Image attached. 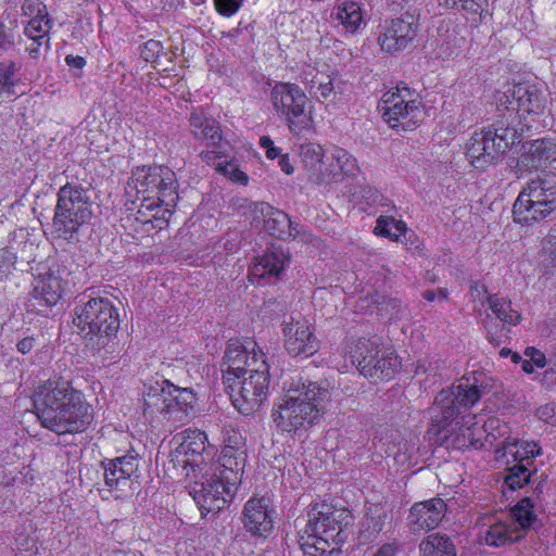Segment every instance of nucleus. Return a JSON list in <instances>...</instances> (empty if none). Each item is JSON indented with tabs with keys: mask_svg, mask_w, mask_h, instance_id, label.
Returning a JSON list of instances; mask_svg holds the SVG:
<instances>
[{
	"mask_svg": "<svg viewBox=\"0 0 556 556\" xmlns=\"http://www.w3.org/2000/svg\"><path fill=\"white\" fill-rule=\"evenodd\" d=\"M222 367L233 406L247 416L258 410L270 382L264 352L250 339L229 340Z\"/></svg>",
	"mask_w": 556,
	"mask_h": 556,
	"instance_id": "1",
	"label": "nucleus"
},
{
	"mask_svg": "<svg viewBox=\"0 0 556 556\" xmlns=\"http://www.w3.org/2000/svg\"><path fill=\"white\" fill-rule=\"evenodd\" d=\"M282 393L274 403L271 418L281 432L302 435L319 424L331 403L327 381H314L301 375L282 381Z\"/></svg>",
	"mask_w": 556,
	"mask_h": 556,
	"instance_id": "2",
	"label": "nucleus"
},
{
	"mask_svg": "<svg viewBox=\"0 0 556 556\" xmlns=\"http://www.w3.org/2000/svg\"><path fill=\"white\" fill-rule=\"evenodd\" d=\"M34 405L40 425L59 435L83 432L92 419L84 394L58 375L37 387Z\"/></svg>",
	"mask_w": 556,
	"mask_h": 556,
	"instance_id": "3",
	"label": "nucleus"
},
{
	"mask_svg": "<svg viewBox=\"0 0 556 556\" xmlns=\"http://www.w3.org/2000/svg\"><path fill=\"white\" fill-rule=\"evenodd\" d=\"M480 390L469 379L462 378L435 396L432 426L435 432L446 442L447 447L466 450L468 447L481 448L482 429L477 424L462 425L457 431L448 433L447 427L460 414V410L470 408L480 400Z\"/></svg>",
	"mask_w": 556,
	"mask_h": 556,
	"instance_id": "4",
	"label": "nucleus"
},
{
	"mask_svg": "<svg viewBox=\"0 0 556 556\" xmlns=\"http://www.w3.org/2000/svg\"><path fill=\"white\" fill-rule=\"evenodd\" d=\"M307 516V523L299 538L305 555L327 556L345 542L343 528L352 519L350 510L323 502L312 505Z\"/></svg>",
	"mask_w": 556,
	"mask_h": 556,
	"instance_id": "5",
	"label": "nucleus"
},
{
	"mask_svg": "<svg viewBox=\"0 0 556 556\" xmlns=\"http://www.w3.org/2000/svg\"><path fill=\"white\" fill-rule=\"evenodd\" d=\"M127 188L136 190L137 193H148L141 199L138 214L143 215V210L153 211L162 207L153 217L168 220L179 199L177 192V178L175 172L163 165L141 166L131 172Z\"/></svg>",
	"mask_w": 556,
	"mask_h": 556,
	"instance_id": "6",
	"label": "nucleus"
},
{
	"mask_svg": "<svg viewBox=\"0 0 556 556\" xmlns=\"http://www.w3.org/2000/svg\"><path fill=\"white\" fill-rule=\"evenodd\" d=\"M92 200L89 187L67 182L58 191L52 219L55 238L76 244L85 236L92 218Z\"/></svg>",
	"mask_w": 556,
	"mask_h": 556,
	"instance_id": "7",
	"label": "nucleus"
},
{
	"mask_svg": "<svg viewBox=\"0 0 556 556\" xmlns=\"http://www.w3.org/2000/svg\"><path fill=\"white\" fill-rule=\"evenodd\" d=\"M81 299L74 308V325L93 352L106 349L119 328L117 307L108 298Z\"/></svg>",
	"mask_w": 556,
	"mask_h": 556,
	"instance_id": "8",
	"label": "nucleus"
},
{
	"mask_svg": "<svg viewBox=\"0 0 556 556\" xmlns=\"http://www.w3.org/2000/svg\"><path fill=\"white\" fill-rule=\"evenodd\" d=\"M520 131L503 122L475 131L466 144V157L478 170H485L495 165L498 159L514 144L521 140Z\"/></svg>",
	"mask_w": 556,
	"mask_h": 556,
	"instance_id": "9",
	"label": "nucleus"
},
{
	"mask_svg": "<svg viewBox=\"0 0 556 556\" xmlns=\"http://www.w3.org/2000/svg\"><path fill=\"white\" fill-rule=\"evenodd\" d=\"M195 394L168 380L155 381L144 393V410L159 413L175 427L186 425L194 415Z\"/></svg>",
	"mask_w": 556,
	"mask_h": 556,
	"instance_id": "10",
	"label": "nucleus"
},
{
	"mask_svg": "<svg viewBox=\"0 0 556 556\" xmlns=\"http://www.w3.org/2000/svg\"><path fill=\"white\" fill-rule=\"evenodd\" d=\"M484 427L488 437H492L494 441L498 440L497 446H501L504 454L511 456L516 462L509 468L505 483L513 490L522 488L530 481L531 465L533 458L541 453V447L533 441L513 440L508 435V427L506 425L500 426L497 419H490L484 424Z\"/></svg>",
	"mask_w": 556,
	"mask_h": 556,
	"instance_id": "11",
	"label": "nucleus"
},
{
	"mask_svg": "<svg viewBox=\"0 0 556 556\" xmlns=\"http://www.w3.org/2000/svg\"><path fill=\"white\" fill-rule=\"evenodd\" d=\"M350 354L359 372L374 381L390 380L401 367L395 351L384 345L378 336L359 338Z\"/></svg>",
	"mask_w": 556,
	"mask_h": 556,
	"instance_id": "12",
	"label": "nucleus"
},
{
	"mask_svg": "<svg viewBox=\"0 0 556 556\" xmlns=\"http://www.w3.org/2000/svg\"><path fill=\"white\" fill-rule=\"evenodd\" d=\"M556 210V181L538 178L529 181L517 197L513 215L521 225H531L547 217Z\"/></svg>",
	"mask_w": 556,
	"mask_h": 556,
	"instance_id": "13",
	"label": "nucleus"
},
{
	"mask_svg": "<svg viewBox=\"0 0 556 556\" xmlns=\"http://www.w3.org/2000/svg\"><path fill=\"white\" fill-rule=\"evenodd\" d=\"M378 111L394 129L413 130L424 118L419 96L406 86H396L384 92L378 103Z\"/></svg>",
	"mask_w": 556,
	"mask_h": 556,
	"instance_id": "14",
	"label": "nucleus"
},
{
	"mask_svg": "<svg viewBox=\"0 0 556 556\" xmlns=\"http://www.w3.org/2000/svg\"><path fill=\"white\" fill-rule=\"evenodd\" d=\"M269 100L277 116L287 123L291 134L300 135L309 128L311 113L306 112L308 98L301 87L293 83H276Z\"/></svg>",
	"mask_w": 556,
	"mask_h": 556,
	"instance_id": "15",
	"label": "nucleus"
},
{
	"mask_svg": "<svg viewBox=\"0 0 556 556\" xmlns=\"http://www.w3.org/2000/svg\"><path fill=\"white\" fill-rule=\"evenodd\" d=\"M228 478L223 467L211 464L204 470L202 480L194 482L190 495L202 514L218 513L231 500L239 483L230 484Z\"/></svg>",
	"mask_w": 556,
	"mask_h": 556,
	"instance_id": "16",
	"label": "nucleus"
},
{
	"mask_svg": "<svg viewBox=\"0 0 556 556\" xmlns=\"http://www.w3.org/2000/svg\"><path fill=\"white\" fill-rule=\"evenodd\" d=\"M222 442L223 448L216 465L229 475L230 484L240 483L247 462L245 439L238 429L226 425L222 429Z\"/></svg>",
	"mask_w": 556,
	"mask_h": 556,
	"instance_id": "17",
	"label": "nucleus"
},
{
	"mask_svg": "<svg viewBox=\"0 0 556 556\" xmlns=\"http://www.w3.org/2000/svg\"><path fill=\"white\" fill-rule=\"evenodd\" d=\"M282 334L288 353L293 356L309 357L319 349V341L307 319L289 316L282 321Z\"/></svg>",
	"mask_w": 556,
	"mask_h": 556,
	"instance_id": "18",
	"label": "nucleus"
},
{
	"mask_svg": "<svg viewBox=\"0 0 556 556\" xmlns=\"http://www.w3.org/2000/svg\"><path fill=\"white\" fill-rule=\"evenodd\" d=\"M517 167L519 170H541L556 176V138H542L523 143Z\"/></svg>",
	"mask_w": 556,
	"mask_h": 556,
	"instance_id": "19",
	"label": "nucleus"
},
{
	"mask_svg": "<svg viewBox=\"0 0 556 556\" xmlns=\"http://www.w3.org/2000/svg\"><path fill=\"white\" fill-rule=\"evenodd\" d=\"M418 26V18L409 13L391 20L378 37L381 49L388 53L406 49L415 39Z\"/></svg>",
	"mask_w": 556,
	"mask_h": 556,
	"instance_id": "20",
	"label": "nucleus"
},
{
	"mask_svg": "<svg viewBox=\"0 0 556 556\" xmlns=\"http://www.w3.org/2000/svg\"><path fill=\"white\" fill-rule=\"evenodd\" d=\"M104 482L110 489L125 493L132 491L134 479L139 477V459L135 455H124L103 463Z\"/></svg>",
	"mask_w": 556,
	"mask_h": 556,
	"instance_id": "21",
	"label": "nucleus"
},
{
	"mask_svg": "<svg viewBox=\"0 0 556 556\" xmlns=\"http://www.w3.org/2000/svg\"><path fill=\"white\" fill-rule=\"evenodd\" d=\"M242 522L247 531L266 538L274 528L275 509L268 497H251L244 505Z\"/></svg>",
	"mask_w": 556,
	"mask_h": 556,
	"instance_id": "22",
	"label": "nucleus"
},
{
	"mask_svg": "<svg viewBox=\"0 0 556 556\" xmlns=\"http://www.w3.org/2000/svg\"><path fill=\"white\" fill-rule=\"evenodd\" d=\"M502 104H507L506 110L509 115L518 114H539L544 108V99L534 86L518 84L509 87L503 96L498 98Z\"/></svg>",
	"mask_w": 556,
	"mask_h": 556,
	"instance_id": "23",
	"label": "nucleus"
},
{
	"mask_svg": "<svg viewBox=\"0 0 556 556\" xmlns=\"http://www.w3.org/2000/svg\"><path fill=\"white\" fill-rule=\"evenodd\" d=\"M64 291L62 279L53 273H49L38 279L33 288L29 299L30 306L38 313L54 306L62 298Z\"/></svg>",
	"mask_w": 556,
	"mask_h": 556,
	"instance_id": "24",
	"label": "nucleus"
},
{
	"mask_svg": "<svg viewBox=\"0 0 556 556\" xmlns=\"http://www.w3.org/2000/svg\"><path fill=\"white\" fill-rule=\"evenodd\" d=\"M256 207L261 216L264 217V228L270 236L287 240L289 238L295 239L301 235L299 225L294 224L283 211L264 202H261Z\"/></svg>",
	"mask_w": 556,
	"mask_h": 556,
	"instance_id": "25",
	"label": "nucleus"
},
{
	"mask_svg": "<svg viewBox=\"0 0 556 556\" xmlns=\"http://www.w3.org/2000/svg\"><path fill=\"white\" fill-rule=\"evenodd\" d=\"M446 511V504L442 498L434 497L415 503L408 515V521L415 530H431L439 526Z\"/></svg>",
	"mask_w": 556,
	"mask_h": 556,
	"instance_id": "26",
	"label": "nucleus"
},
{
	"mask_svg": "<svg viewBox=\"0 0 556 556\" xmlns=\"http://www.w3.org/2000/svg\"><path fill=\"white\" fill-rule=\"evenodd\" d=\"M358 172L359 167L356 159L345 149L333 147L329 155H327L324 182L340 181L345 176L354 177Z\"/></svg>",
	"mask_w": 556,
	"mask_h": 556,
	"instance_id": "27",
	"label": "nucleus"
},
{
	"mask_svg": "<svg viewBox=\"0 0 556 556\" xmlns=\"http://www.w3.org/2000/svg\"><path fill=\"white\" fill-rule=\"evenodd\" d=\"M189 125L197 140L206 142L207 147L222 149L223 134L219 123L202 109H195L190 113Z\"/></svg>",
	"mask_w": 556,
	"mask_h": 556,
	"instance_id": "28",
	"label": "nucleus"
},
{
	"mask_svg": "<svg viewBox=\"0 0 556 556\" xmlns=\"http://www.w3.org/2000/svg\"><path fill=\"white\" fill-rule=\"evenodd\" d=\"M301 162L308 172L309 178L316 184L325 181L327 155L320 144L315 142L302 143L299 148Z\"/></svg>",
	"mask_w": 556,
	"mask_h": 556,
	"instance_id": "29",
	"label": "nucleus"
},
{
	"mask_svg": "<svg viewBox=\"0 0 556 556\" xmlns=\"http://www.w3.org/2000/svg\"><path fill=\"white\" fill-rule=\"evenodd\" d=\"M288 262V253L281 247L273 245L257 258L252 275L260 278H278Z\"/></svg>",
	"mask_w": 556,
	"mask_h": 556,
	"instance_id": "30",
	"label": "nucleus"
},
{
	"mask_svg": "<svg viewBox=\"0 0 556 556\" xmlns=\"http://www.w3.org/2000/svg\"><path fill=\"white\" fill-rule=\"evenodd\" d=\"M206 433L200 430H188L185 432L182 441L178 444L179 448L191 462V470L202 471L204 465L203 453L206 451Z\"/></svg>",
	"mask_w": 556,
	"mask_h": 556,
	"instance_id": "31",
	"label": "nucleus"
},
{
	"mask_svg": "<svg viewBox=\"0 0 556 556\" xmlns=\"http://www.w3.org/2000/svg\"><path fill=\"white\" fill-rule=\"evenodd\" d=\"M330 16L350 33H355L364 22L361 4L350 0H338Z\"/></svg>",
	"mask_w": 556,
	"mask_h": 556,
	"instance_id": "32",
	"label": "nucleus"
},
{
	"mask_svg": "<svg viewBox=\"0 0 556 556\" xmlns=\"http://www.w3.org/2000/svg\"><path fill=\"white\" fill-rule=\"evenodd\" d=\"M389 508L383 504H371L362 521L361 535L364 540L376 538L386 525Z\"/></svg>",
	"mask_w": 556,
	"mask_h": 556,
	"instance_id": "33",
	"label": "nucleus"
},
{
	"mask_svg": "<svg viewBox=\"0 0 556 556\" xmlns=\"http://www.w3.org/2000/svg\"><path fill=\"white\" fill-rule=\"evenodd\" d=\"M420 556H456V547L446 534L427 535L419 544Z\"/></svg>",
	"mask_w": 556,
	"mask_h": 556,
	"instance_id": "34",
	"label": "nucleus"
},
{
	"mask_svg": "<svg viewBox=\"0 0 556 556\" xmlns=\"http://www.w3.org/2000/svg\"><path fill=\"white\" fill-rule=\"evenodd\" d=\"M521 538V533L511 523L496 522L485 530L482 535L483 541L486 545L493 547H500L507 543L515 542Z\"/></svg>",
	"mask_w": 556,
	"mask_h": 556,
	"instance_id": "35",
	"label": "nucleus"
},
{
	"mask_svg": "<svg viewBox=\"0 0 556 556\" xmlns=\"http://www.w3.org/2000/svg\"><path fill=\"white\" fill-rule=\"evenodd\" d=\"M446 10H455L467 20L480 15L486 5V0H437Z\"/></svg>",
	"mask_w": 556,
	"mask_h": 556,
	"instance_id": "36",
	"label": "nucleus"
},
{
	"mask_svg": "<svg viewBox=\"0 0 556 556\" xmlns=\"http://www.w3.org/2000/svg\"><path fill=\"white\" fill-rule=\"evenodd\" d=\"M489 308L503 323L517 325L520 314L511 307V302L498 298L496 294L488 296Z\"/></svg>",
	"mask_w": 556,
	"mask_h": 556,
	"instance_id": "37",
	"label": "nucleus"
},
{
	"mask_svg": "<svg viewBox=\"0 0 556 556\" xmlns=\"http://www.w3.org/2000/svg\"><path fill=\"white\" fill-rule=\"evenodd\" d=\"M406 231V225L393 216L380 215L376 220L375 233L391 240H397Z\"/></svg>",
	"mask_w": 556,
	"mask_h": 556,
	"instance_id": "38",
	"label": "nucleus"
},
{
	"mask_svg": "<svg viewBox=\"0 0 556 556\" xmlns=\"http://www.w3.org/2000/svg\"><path fill=\"white\" fill-rule=\"evenodd\" d=\"M53 21L49 17V14L38 18L29 20L24 27V34L30 40H47L49 38V31L52 28Z\"/></svg>",
	"mask_w": 556,
	"mask_h": 556,
	"instance_id": "39",
	"label": "nucleus"
},
{
	"mask_svg": "<svg viewBox=\"0 0 556 556\" xmlns=\"http://www.w3.org/2000/svg\"><path fill=\"white\" fill-rule=\"evenodd\" d=\"M533 501L530 497H525L520 500L516 506L513 508V518L510 521L513 525L517 522L521 529H527L532 526L535 520V515L533 513Z\"/></svg>",
	"mask_w": 556,
	"mask_h": 556,
	"instance_id": "40",
	"label": "nucleus"
},
{
	"mask_svg": "<svg viewBox=\"0 0 556 556\" xmlns=\"http://www.w3.org/2000/svg\"><path fill=\"white\" fill-rule=\"evenodd\" d=\"M20 70V66L13 61L0 63V92L14 93L13 77Z\"/></svg>",
	"mask_w": 556,
	"mask_h": 556,
	"instance_id": "41",
	"label": "nucleus"
},
{
	"mask_svg": "<svg viewBox=\"0 0 556 556\" xmlns=\"http://www.w3.org/2000/svg\"><path fill=\"white\" fill-rule=\"evenodd\" d=\"M168 464L176 470L181 469V475L186 477H189L190 471H192L190 459L182 453L179 446L170 452Z\"/></svg>",
	"mask_w": 556,
	"mask_h": 556,
	"instance_id": "42",
	"label": "nucleus"
},
{
	"mask_svg": "<svg viewBox=\"0 0 556 556\" xmlns=\"http://www.w3.org/2000/svg\"><path fill=\"white\" fill-rule=\"evenodd\" d=\"M261 202H252L248 198L244 197H233L229 201V208L233 212H237L242 215H248L249 213L258 214L260 211L256 207Z\"/></svg>",
	"mask_w": 556,
	"mask_h": 556,
	"instance_id": "43",
	"label": "nucleus"
},
{
	"mask_svg": "<svg viewBox=\"0 0 556 556\" xmlns=\"http://www.w3.org/2000/svg\"><path fill=\"white\" fill-rule=\"evenodd\" d=\"M163 43L159 40L150 39L141 47L140 56L150 63H155L161 52L163 51Z\"/></svg>",
	"mask_w": 556,
	"mask_h": 556,
	"instance_id": "44",
	"label": "nucleus"
},
{
	"mask_svg": "<svg viewBox=\"0 0 556 556\" xmlns=\"http://www.w3.org/2000/svg\"><path fill=\"white\" fill-rule=\"evenodd\" d=\"M22 12L23 15L29 17V20L48 14L47 7L39 0H25L22 5Z\"/></svg>",
	"mask_w": 556,
	"mask_h": 556,
	"instance_id": "45",
	"label": "nucleus"
},
{
	"mask_svg": "<svg viewBox=\"0 0 556 556\" xmlns=\"http://www.w3.org/2000/svg\"><path fill=\"white\" fill-rule=\"evenodd\" d=\"M542 384L549 390L556 387V348L548 354V368L543 374Z\"/></svg>",
	"mask_w": 556,
	"mask_h": 556,
	"instance_id": "46",
	"label": "nucleus"
},
{
	"mask_svg": "<svg viewBox=\"0 0 556 556\" xmlns=\"http://www.w3.org/2000/svg\"><path fill=\"white\" fill-rule=\"evenodd\" d=\"M243 0H214L216 11L226 17L235 15L242 7Z\"/></svg>",
	"mask_w": 556,
	"mask_h": 556,
	"instance_id": "47",
	"label": "nucleus"
},
{
	"mask_svg": "<svg viewBox=\"0 0 556 556\" xmlns=\"http://www.w3.org/2000/svg\"><path fill=\"white\" fill-rule=\"evenodd\" d=\"M16 258L13 247L0 250V279L15 266Z\"/></svg>",
	"mask_w": 556,
	"mask_h": 556,
	"instance_id": "48",
	"label": "nucleus"
},
{
	"mask_svg": "<svg viewBox=\"0 0 556 556\" xmlns=\"http://www.w3.org/2000/svg\"><path fill=\"white\" fill-rule=\"evenodd\" d=\"M308 92L317 101L324 102L333 92L332 81L331 80L321 81V80L318 79L316 85H315V89H312V91H308Z\"/></svg>",
	"mask_w": 556,
	"mask_h": 556,
	"instance_id": "49",
	"label": "nucleus"
},
{
	"mask_svg": "<svg viewBox=\"0 0 556 556\" xmlns=\"http://www.w3.org/2000/svg\"><path fill=\"white\" fill-rule=\"evenodd\" d=\"M536 416L540 420L556 426V403H547L536 409Z\"/></svg>",
	"mask_w": 556,
	"mask_h": 556,
	"instance_id": "50",
	"label": "nucleus"
},
{
	"mask_svg": "<svg viewBox=\"0 0 556 556\" xmlns=\"http://www.w3.org/2000/svg\"><path fill=\"white\" fill-rule=\"evenodd\" d=\"M525 356L538 368H544L548 365V356L534 346H528L525 350Z\"/></svg>",
	"mask_w": 556,
	"mask_h": 556,
	"instance_id": "51",
	"label": "nucleus"
},
{
	"mask_svg": "<svg viewBox=\"0 0 556 556\" xmlns=\"http://www.w3.org/2000/svg\"><path fill=\"white\" fill-rule=\"evenodd\" d=\"M317 77H318V72L314 67L308 66L307 71L303 72L301 79L308 91H312V89H315V85L318 80Z\"/></svg>",
	"mask_w": 556,
	"mask_h": 556,
	"instance_id": "52",
	"label": "nucleus"
},
{
	"mask_svg": "<svg viewBox=\"0 0 556 556\" xmlns=\"http://www.w3.org/2000/svg\"><path fill=\"white\" fill-rule=\"evenodd\" d=\"M200 157L206 164L216 167L217 161L222 160V151L220 149L212 148V150L202 151Z\"/></svg>",
	"mask_w": 556,
	"mask_h": 556,
	"instance_id": "53",
	"label": "nucleus"
},
{
	"mask_svg": "<svg viewBox=\"0 0 556 556\" xmlns=\"http://www.w3.org/2000/svg\"><path fill=\"white\" fill-rule=\"evenodd\" d=\"M33 42L26 47V51L28 52L29 56L36 59L40 55V48L42 46H46L47 48H49V45H50V39H47V40H43V39H40V40H31Z\"/></svg>",
	"mask_w": 556,
	"mask_h": 556,
	"instance_id": "54",
	"label": "nucleus"
},
{
	"mask_svg": "<svg viewBox=\"0 0 556 556\" xmlns=\"http://www.w3.org/2000/svg\"><path fill=\"white\" fill-rule=\"evenodd\" d=\"M14 45L13 35L8 33L3 26H0V50L7 51Z\"/></svg>",
	"mask_w": 556,
	"mask_h": 556,
	"instance_id": "55",
	"label": "nucleus"
},
{
	"mask_svg": "<svg viewBox=\"0 0 556 556\" xmlns=\"http://www.w3.org/2000/svg\"><path fill=\"white\" fill-rule=\"evenodd\" d=\"M65 63L73 70H83L86 65V60L85 58L80 56V55H72V54H68L66 55L65 58Z\"/></svg>",
	"mask_w": 556,
	"mask_h": 556,
	"instance_id": "56",
	"label": "nucleus"
},
{
	"mask_svg": "<svg viewBox=\"0 0 556 556\" xmlns=\"http://www.w3.org/2000/svg\"><path fill=\"white\" fill-rule=\"evenodd\" d=\"M35 346V338L26 337L16 343V349L22 354L29 353Z\"/></svg>",
	"mask_w": 556,
	"mask_h": 556,
	"instance_id": "57",
	"label": "nucleus"
},
{
	"mask_svg": "<svg viewBox=\"0 0 556 556\" xmlns=\"http://www.w3.org/2000/svg\"><path fill=\"white\" fill-rule=\"evenodd\" d=\"M230 170H231V177H230L231 181L240 184L242 186L248 185L249 177L244 172L239 169L236 165L233 167H230Z\"/></svg>",
	"mask_w": 556,
	"mask_h": 556,
	"instance_id": "58",
	"label": "nucleus"
},
{
	"mask_svg": "<svg viewBox=\"0 0 556 556\" xmlns=\"http://www.w3.org/2000/svg\"><path fill=\"white\" fill-rule=\"evenodd\" d=\"M233 166H235V164L231 162L218 161L216 164V170L230 179V177H231L230 167H233Z\"/></svg>",
	"mask_w": 556,
	"mask_h": 556,
	"instance_id": "59",
	"label": "nucleus"
},
{
	"mask_svg": "<svg viewBox=\"0 0 556 556\" xmlns=\"http://www.w3.org/2000/svg\"><path fill=\"white\" fill-rule=\"evenodd\" d=\"M396 546L394 544L382 545L374 556H395Z\"/></svg>",
	"mask_w": 556,
	"mask_h": 556,
	"instance_id": "60",
	"label": "nucleus"
},
{
	"mask_svg": "<svg viewBox=\"0 0 556 556\" xmlns=\"http://www.w3.org/2000/svg\"><path fill=\"white\" fill-rule=\"evenodd\" d=\"M278 164L280 166V169L285 174H287V175L293 174L294 167L291 165L288 155H281L279 161H278Z\"/></svg>",
	"mask_w": 556,
	"mask_h": 556,
	"instance_id": "61",
	"label": "nucleus"
},
{
	"mask_svg": "<svg viewBox=\"0 0 556 556\" xmlns=\"http://www.w3.org/2000/svg\"><path fill=\"white\" fill-rule=\"evenodd\" d=\"M521 368L527 374H532L534 369V365L527 357L521 361Z\"/></svg>",
	"mask_w": 556,
	"mask_h": 556,
	"instance_id": "62",
	"label": "nucleus"
},
{
	"mask_svg": "<svg viewBox=\"0 0 556 556\" xmlns=\"http://www.w3.org/2000/svg\"><path fill=\"white\" fill-rule=\"evenodd\" d=\"M260 146L263 149L268 150L270 147L274 146V142H273V140L268 136H262L260 138Z\"/></svg>",
	"mask_w": 556,
	"mask_h": 556,
	"instance_id": "63",
	"label": "nucleus"
},
{
	"mask_svg": "<svg viewBox=\"0 0 556 556\" xmlns=\"http://www.w3.org/2000/svg\"><path fill=\"white\" fill-rule=\"evenodd\" d=\"M279 154H280V149L275 146H273L268 150H266V156L269 160L276 159L277 156H279Z\"/></svg>",
	"mask_w": 556,
	"mask_h": 556,
	"instance_id": "64",
	"label": "nucleus"
}]
</instances>
